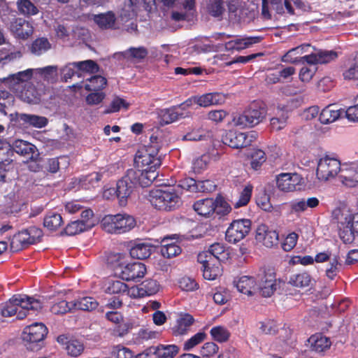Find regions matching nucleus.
I'll return each mask as SVG.
<instances>
[{"label":"nucleus","mask_w":358,"mask_h":358,"mask_svg":"<svg viewBox=\"0 0 358 358\" xmlns=\"http://www.w3.org/2000/svg\"><path fill=\"white\" fill-rule=\"evenodd\" d=\"M153 171L142 172L138 169H130L126 174L117 182L116 196L120 205H126L128 198L138 187H148L157 178Z\"/></svg>","instance_id":"1"},{"label":"nucleus","mask_w":358,"mask_h":358,"mask_svg":"<svg viewBox=\"0 0 358 358\" xmlns=\"http://www.w3.org/2000/svg\"><path fill=\"white\" fill-rule=\"evenodd\" d=\"M42 308V303L38 299L27 295H14L2 307L1 315L11 317L16 315L17 318L22 320L27 315L34 313Z\"/></svg>","instance_id":"2"},{"label":"nucleus","mask_w":358,"mask_h":358,"mask_svg":"<svg viewBox=\"0 0 358 358\" xmlns=\"http://www.w3.org/2000/svg\"><path fill=\"white\" fill-rule=\"evenodd\" d=\"M151 205L159 210L169 211L178 208L182 201L173 188L155 189L148 196Z\"/></svg>","instance_id":"3"},{"label":"nucleus","mask_w":358,"mask_h":358,"mask_svg":"<svg viewBox=\"0 0 358 358\" xmlns=\"http://www.w3.org/2000/svg\"><path fill=\"white\" fill-rule=\"evenodd\" d=\"M115 272L125 280H134L143 278L146 273V267L141 262L128 263V257L124 254L114 256Z\"/></svg>","instance_id":"4"},{"label":"nucleus","mask_w":358,"mask_h":358,"mask_svg":"<svg viewBox=\"0 0 358 358\" xmlns=\"http://www.w3.org/2000/svg\"><path fill=\"white\" fill-rule=\"evenodd\" d=\"M136 224L135 219L126 213L107 215L101 221L102 229L107 233L114 234L129 231L135 227Z\"/></svg>","instance_id":"5"},{"label":"nucleus","mask_w":358,"mask_h":358,"mask_svg":"<svg viewBox=\"0 0 358 358\" xmlns=\"http://www.w3.org/2000/svg\"><path fill=\"white\" fill-rule=\"evenodd\" d=\"M266 110L262 103L251 104L242 114L234 117L233 123L241 128L252 127L265 118Z\"/></svg>","instance_id":"6"},{"label":"nucleus","mask_w":358,"mask_h":358,"mask_svg":"<svg viewBox=\"0 0 358 358\" xmlns=\"http://www.w3.org/2000/svg\"><path fill=\"white\" fill-rule=\"evenodd\" d=\"M158 150L153 146L145 147L136 154L134 163L140 171H153L156 175L155 170L161 165V160L157 157Z\"/></svg>","instance_id":"7"},{"label":"nucleus","mask_w":358,"mask_h":358,"mask_svg":"<svg viewBox=\"0 0 358 358\" xmlns=\"http://www.w3.org/2000/svg\"><path fill=\"white\" fill-rule=\"evenodd\" d=\"M341 169V162L336 157L325 155L319 159L316 177L320 182H328L338 177Z\"/></svg>","instance_id":"8"},{"label":"nucleus","mask_w":358,"mask_h":358,"mask_svg":"<svg viewBox=\"0 0 358 358\" xmlns=\"http://www.w3.org/2000/svg\"><path fill=\"white\" fill-rule=\"evenodd\" d=\"M48 330L43 323L36 322L24 328L22 332V340L26 343L27 349L37 351L41 348V342Z\"/></svg>","instance_id":"9"},{"label":"nucleus","mask_w":358,"mask_h":358,"mask_svg":"<svg viewBox=\"0 0 358 358\" xmlns=\"http://www.w3.org/2000/svg\"><path fill=\"white\" fill-rule=\"evenodd\" d=\"M250 228L251 222L248 219L234 220L226 231V239L229 243H237L246 236Z\"/></svg>","instance_id":"10"},{"label":"nucleus","mask_w":358,"mask_h":358,"mask_svg":"<svg viewBox=\"0 0 358 358\" xmlns=\"http://www.w3.org/2000/svg\"><path fill=\"white\" fill-rule=\"evenodd\" d=\"M276 187L283 192L296 191L303 183V178L296 173H281L275 177Z\"/></svg>","instance_id":"11"},{"label":"nucleus","mask_w":358,"mask_h":358,"mask_svg":"<svg viewBox=\"0 0 358 358\" xmlns=\"http://www.w3.org/2000/svg\"><path fill=\"white\" fill-rule=\"evenodd\" d=\"M268 3L271 4L272 8L275 10L278 13H284L285 8L290 14L294 13L293 5L297 8H301L302 4L300 0H262V15L266 19L271 18V14L268 7Z\"/></svg>","instance_id":"12"},{"label":"nucleus","mask_w":358,"mask_h":358,"mask_svg":"<svg viewBox=\"0 0 358 358\" xmlns=\"http://www.w3.org/2000/svg\"><path fill=\"white\" fill-rule=\"evenodd\" d=\"M226 100L224 94L218 92L206 93L201 96H195L187 99L181 106L184 108H188L193 103H196L201 107L206 108L213 105L223 103Z\"/></svg>","instance_id":"13"},{"label":"nucleus","mask_w":358,"mask_h":358,"mask_svg":"<svg viewBox=\"0 0 358 358\" xmlns=\"http://www.w3.org/2000/svg\"><path fill=\"white\" fill-rule=\"evenodd\" d=\"M254 138L252 133L229 131L222 136V141L225 145L238 149L250 145Z\"/></svg>","instance_id":"14"},{"label":"nucleus","mask_w":358,"mask_h":358,"mask_svg":"<svg viewBox=\"0 0 358 358\" xmlns=\"http://www.w3.org/2000/svg\"><path fill=\"white\" fill-rule=\"evenodd\" d=\"M198 261L202 264L203 278L208 280H213L222 274L220 262L214 257L210 256L207 259L205 254H199Z\"/></svg>","instance_id":"15"},{"label":"nucleus","mask_w":358,"mask_h":358,"mask_svg":"<svg viewBox=\"0 0 358 358\" xmlns=\"http://www.w3.org/2000/svg\"><path fill=\"white\" fill-rule=\"evenodd\" d=\"M338 178L346 187L357 186L358 185V163L350 162L341 164Z\"/></svg>","instance_id":"16"},{"label":"nucleus","mask_w":358,"mask_h":358,"mask_svg":"<svg viewBox=\"0 0 358 358\" xmlns=\"http://www.w3.org/2000/svg\"><path fill=\"white\" fill-rule=\"evenodd\" d=\"M338 223L350 231L351 237L355 234H358V213H354L349 208H343L338 215ZM352 238H348L350 241Z\"/></svg>","instance_id":"17"},{"label":"nucleus","mask_w":358,"mask_h":358,"mask_svg":"<svg viewBox=\"0 0 358 358\" xmlns=\"http://www.w3.org/2000/svg\"><path fill=\"white\" fill-rule=\"evenodd\" d=\"M312 50H314V47L310 44H303L296 48L289 50L282 58V61L284 62L296 64H303L306 62V59L304 57L307 55L310 54Z\"/></svg>","instance_id":"18"},{"label":"nucleus","mask_w":358,"mask_h":358,"mask_svg":"<svg viewBox=\"0 0 358 358\" xmlns=\"http://www.w3.org/2000/svg\"><path fill=\"white\" fill-rule=\"evenodd\" d=\"M255 239L267 248H272L278 242V234L275 230L269 229L266 225L261 224L256 230Z\"/></svg>","instance_id":"19"},{"label":"nucleus","mask_w":358,"mask_h":358,"mask_svg":"<svg viewBox=\"0 0 358 358\" xmlns=\"http://www.w3.org/2000/svg\"><path fill=\"white\" fill-rule=\"evenodd\" d=\"M338 57L336 52L333 50H312L310 54L307 55L304 59L306 63L311 65L317 64H326L335 60Z\"/></svg>","instance_id":"20"},{"label":"nucleus","mask_w":358,"mask_h":358,"mask_svg":"<svg viewBox=\"0 0 358 358\" xmlns=\"http://www.w3.org/2000/svg\"><path fill=\"white\" fill-rule=\"evenodd\" d=\"M237 290L248 296H255L258 292L257 279L252 276L243 275L234 281Z\"/></svg>","instance_id":"21"},{"label":"nucleus","mask_w":358,"mask_h":358,"mask_svg":"<svg viewBox=\"0 0 358 358\" xmlns=\"http://www.w3.org/2000/svg\"><path fill=\"white\" fill-rule=\"evenodd\" d=\"M277 280L273 273H267L257 280L258 292L264 297L271 296L277 289Z\"/></svg>","instance_id":"22"},{"label":"nucleus","mask_w":358,"mask_h":358,"mask_svg":"<svg viewBox=\"0 0 358 358\" xmlns=\"http://www.w3.org/2000/svg\"><path fill=\"white\" fill-rule=\"evenodd\" d=\"M34 75H35V69H28L10 75L8 78L0 79V81L3 82L7 87L17 90V86L20 84L27 82Z\"/></svg>","instance_id":"23"},{"label":"nucleus","mask_w":358,"mask_h":358,"mask_svg":"<svg viewBox=\"0 0 358 358\" xmlns=\"http://www.w3.org/2000/svg\"><path fill=\"white\" fill-rule=\"evenodd\" d=\"M186 109L182 108L181 104L171 108L162 109L158 112V117L162 124H171L180 118L189 116V113L180 112V110Z\"/></svg>","instance_id":"24"},{"label":"nucleus","mask_w":358,"mask_h":358,"mask_svg":"<svg viewBox=\"0 0 358 358\" xmlns=\"http://www.w3.org/2000/svg\"><path fill=\"white\" fill-rule=\"evenodd\" d=\"M20 155L26 157L28 159L35 161L38 157V152L36 147L25 141L16 140L13 143L12 148Z\"/></svg>","instance_id":"25"},{"label":"nucleus","mask_w":358,"mask_h":358,"mask_svg":"<svg viewBox=\"0 0 358 358\" xmlns=\"http://www.w3.org/2000/svg\"><path fill=\"white\" fill-rule=\"evenodd\" d=\"M10 29L16 37L22 39L28 38L34 32L31 23L22 18L16 19L13 22Z\"/></svg>","instance_id":"26"},{"label":"nucleus","mask_w":358,"mask_h":358,"mask_svg":"<svg viewBox=\"0 0 358 358\" xmlns=\"http://www.w3.org/2000/svg\"><path fill=\"white\" fill-rule=\"evenodd\" d=\"M17 120L27 127H31L36 129L44 128L49 122L48 119L44 116L27 113L17 114Z\"/></svg>","instance_id":"27"},{"label":"nucleus","mask_w":358,"mask_h":358,"mask_svg":"<svg viewBox=\"0 0 358 358\" xmlns=\"http://www.w3.org/2000/svg\"><path fill=\"white\" fill-rule=\"evenodd\" d=\"M320 201L317 197L301 198L292 201L290 204L291 211L294 213H302L308 208H315L319 206Z\"/></svg>","instance_id":"28"},{"label":"nucleus","mask_w":358,"mask_h":358,"mask_svg":"<svg viewBox=\"0 0 358 358\" xmlns=\"http://www.w3.org/2000/svg\"><path fill=\"white\" fill-rule=\"evenodd\" d=\"M308 345L310 350L321 353L330 348L331 342L327 336L317 334L308 338Z\"/></svg>","instance_id":"29"},{"label":"nucleus","mask_w":358,"mask_h":358,"mask_svg":"<svg viewBox=\"0 0 358 358\" xmlns=\"http://www.w3.org/2000/svg\"><path fill=\"white\" fill-rule=\"evenodd\" d=\"M262 38L259 36L245 37L236 38L225 43V48L227 50H241L249 48L253 44L258 43Z\"/></svg>","instance_id":"30"},{"label":"nucleus","mask_w":358,"mask_h":358,"mask_svg":"<svg viewBox=\"0 0 358 358\" xmlns=\"http://www.w3.org/2000/svg\"><path fill=\"white\" fill-rule=\"evenodd\" d=\"M152 247L150 244L141 241H135L130 248L129 253L131 257L143 259L150 257Z\"/></svg>","instance_id":"31"},{"label":"nucleus","mask_w":358,"mask_h":358,"mask_svg":"<svg viewBox=\"0 0 358 358\" xmlns=\"http://www.w3.org/2000/svg\"><path fill=\"white\" fill-rule=\"evenodd\" d=\"M18 96L24 102L36 104L39 103L41 93L36 90L34 85L29 83L18 92Z\"/></svg>","instance_id":"32"},{"label":"nucleus","mask_w":358,"mask_h":358,"mask_svg":"<svg viewBox=\"0 0 358 358\" xmlns=\"http://www.w3.org/2000/svg\"><path fill=\"white\" fill-rule=\"evenodd\" d=\"M94 21L101 29H118L120 27L119 22H117L113 12L94 15Z\"/></svg>","instance_id":"33"},{"label":"nucleus","mask_w":358,"mask_h":358,"mask_svg":"<svg viewBox=\"0 0 358 358\" xmlns=\"http://www.w3.org/2000/svg\"><path fill=\"white\" fill-rule=\"evenodd\" d=\"M216 208V203L213 199L208 198L197 201L194 204V210L200 215L209 217L213 215Z\"/></svg>","instance_id":"34"},{"label":"nucleus","mask_w":358,"mask_h":358,"mask_svg":"<svg viewBox=\"0 0 358 358\" xmlns=\"http://www.w3.org/2000/svg\"><path fill=\"white\" fill-rule=\"evenodd\" d=\"M343 111L335 105L325 107L320 113L319 120L322 124H328L336 121Z\"/></svg>","instance_id":"35"},{"label":"nucleus","mask_w":358,"mask_h":358,"mask_svg":"<svg viewBox=\"0 0 358 358\" xmlns=\"http://www.w3.org/2000/svg\"><path fill=\"white\" fill-rule=\"evenodd\" d=\"M288 119V112L284 107L278 106L275 117L271 119L270 124L273 130L279 131L285 128Z\"/></svg>","instance_id":"36"},{"label":"nucleus","mask_w":358,"mask_h":358,"mask_svg":"<svg viewBox=\"0 0 358 358\" xmlns=\"http://www.w3.org/2000/svg\"><path fill=\"white\" fill-rule=\"evenodd\" d=\"M313 278L307 272L292 274L289 277V283L299 288L308 287L313 285Z\"/></svg>","instance_id":"37"},{"label":"nucleus","mask_w":358,"mask_h":358,"mask_svg":"<svg viewBox=\"0 0 358 358\" xmlns=\"http://www.w3.org/2000/svg\"><path fill=\"white\" fill-rule=\"evenodd\" d=\"M31 244H34V243H32L30 235L27 229L14 236L11 241L10 246L14 250H20Z\"/></svg>","instance_id":"38"},{"label":"nucleus","mask_w":358,"mask_h":358,"mask_svg":"<svg viewBox=\"0 0 358 358\" xmlns=\"http://www.w3.org/2000/svg\"><path fill=\"white\" fill-rule=\"evenodd\" d=\"M193 322L194 318L192 315L189 314L180 315L177 320L176 324L173 327V334L178 336L185 334Z\"/></svg>","instance_id":"39"},{"label":"nucleus","mask_w":358,"mask_h":358,"mask_svg":"<svg viewBox=\"0 0 358 358\" xmlns=\"http://www.w3.org/2000/svg\"><path fill=\"white\" fill-rule=\"evenodd\" d=\"M73 310L91 311L98 306V302L92 297L85 296L72 301Z\"/></svg>","instance_id":"40"},{"label":"nucleus","mask_w":358,"mask_h":358,"mask_svg":"<svg viewBox=\"0 0 358 358\" xmlns=\"http://www.w3.org/2000/svg\"><path fill=\"white\" fill-rule=\"evenodd\" d=\"M63 224V220L59 213L50 212L46 214L43 220V225L50 231L57 230Z\"/></svg>","instance_id":"41"},{"label":"nucleus","mask_w":358,"mask_h":358,"mask_svg":"<svg viewBox=\"0 0 358 358\" xmlns=\"http://www.w3.org/2000/svg\"><path fill=\"white\" fill-rule=\"evenodd\" d=\"M181 248L175 243H169V238H164L162 241L161 254L166 258L174 257L181 253Z\"/></svg>","instance_id":"42"},{"label":"nucleus","mask_w":358,"mask_h":358,"mask_svg":"<svg viewBox=\"0 0 358 358\" xmlns=\"http://www.w3.org/2000/svg\"><path fill=\"white\" fill-rule=\"evenodd\" d=\"M195 0H184L182 3L185 11H175L172 13V17L176 21L189 20V16L192 15L194 9Z\"/></svg>","instance_id":"43"},{"label":"nucleus","mask_w":358,"mask_h":358,"mask_svg":"<svg viewBox=\"0 0 358 358\" xmlns=\"http://www.w3.org/2000/svg\"><path fill=\"white\" fill-rule=\"evenodd\" d=\"M178 350L176 345H159L154 348V354L157 358H173Z\"/></svg>","instance_id":"44"},{"label":"nucleus","mask_w":358,"mask_h":358,"mask_svg":"<svg viewBox=\"0 0 358 358\" xmlns=\"http://www.w3.org/2000/svg\"><path fill=\"white\" fill-rule=\"evenodd\" d=\"M58 67L55 65L35 69V75L47 81H55L57 78Z\"/></svg>","instance_id":"45"},{"label":"nucleus","mask_w":358,"mask_h":358,"mask_svg":"<svg viewBox=\"0 0 358 358\" xmlns=\"http://www.w3.org/2000/svg\"><path fill=\"white\" fill-rule=\"evenodd\" d=\"M148 55L147 50L143 47L139 48H131L127 50L119 52L115 54V57L117 58H120L122 57L123 58L131 59H142L145 58Z\"/></svg>","instance_id":"46"},{"label":"nucleus","mask_w":358,"mask_h":358,"mask_svg":"<svg viewBox=\"0 0 358 358\" xmlns=\"http://www.w3.org/2000/svg\"><path fill=\"white\" fill-rule=\"evenodd\" d=\"M93 223L85 222L80 220H76L69 223L65 228V233L69 236H74L85 230L91 229Z\"/></svg>","instance_id":"47"},{"label":"nucleus","mask_w":358,"mask_h":358,"mask_svg":"<svg viewBox=\"0 0 358 358\" xmlns=\"http://www.w3.org/2000/svg\"><path fill=\"white\" fill-rule=\"evenodd\" d=\"M13 155L10 145L6 141L0 140V165H9L13 162Z\"/></svg>","instance_id":"48"},{"label":"nucleus","mask_w":358,"mask_h":358,"mask_svg":"<svg viewBox=\"0 0 358 358\" xmlns=\"http://www.w3.org/2000/svg\"><path fill=\"white\" fill-rule=\"evenodd\" d=\"M17 6L20 13L24 15H34L38 13V8L30 0H18Z\"/></svg>","instance_id":"49"},{"label":"nucleus","mask_w":358,"mask_h":358,"mask_svg":"<svg viewBox=\"0 0 358 358\" xmlns=\"http://www.w3.org/2000/svg\"><path fill=\"white\" fill-rule=\"evenodd\" d=\"M51 48L48 40L45 38L36 39L31 45V52L36 55H41Z\"/></svg>","instance_id":"50"},{"label":"nucleus","mask_w":358,"mask_h":358,"mask_svg":"<svg viewBox=\"0 0 358 358\" xmlns=\"http://www.w3.org/2000/svg\"><path fill=\"white\" fill-rule=\"evenodd\" d=\"M106 85V80L101 76H94L87 80L85 89L88 91H99Z\"/></svg>","instance_id":"51"},{"label":"nucleus","mask_w":358,"mask_h":358,"mask_svg":"<svg viewBox=\"0 0 358 358\" xmlns=\"http://www.w3.org/2000/svg\"><path fill=\"white\" fill-rule=\"evenodd\" d=\"M210 333L213 338L220 343L228 341L231 335L229 331L223 326L213 327Z\"/></svg>","instance_id":"52"},{"label":"nucleus","mask_w":358,"mask_h":358,"mask_svg":"<svg viewBox=\"0 0 358 358\" xmlns=\"http://www.w3.org/2000/svg\"><path fill=\"white\" fill-rule=\"evenodd\" d=\"M200 254H205L207 259L211 256L220 262L222 258H224V247L221 243H214L210 245L208 251L202 252Z\"/></svg>","instance_id":"53"},{"label":"nucleus","mask_w":358,"mask_h":358,"mask_svg":"<svg viewBox=\"0 0 358 358\" xmlns=\"http://www.w3.org/2000/svg\"><path fill=\"white\" fill-rule=\"evenodd\" d=\"M132 351L121 345L113 346L111 348L110 358H133Z\"/></svg>","instance_id":"54"},{"label":"nucleus","mask_w":358,"mask_h":358,"mask_svg":"<svg viewBox=\"0 0 358 358\" xmlns=\"http://www.w3.org/2000/svg\"><path fill=\"white\" fill-rule=\"evenodd\" d=\"M211 157L208 154H204L195 159L192 162V169L195 173H199L207 169Z\"/></svg>","instance_id":"55"},{"label":"nucleus","mask_w":358,"mask_h":358,"mask_svg":"<svg viewBox=\"0 0 358 358\" xmlns=\"http://www.w3.org/2000/svg\"><path fill=\"white\" fill-rule=\"evenodd\" d=\"M127 290V285L120 280H111L106 287V292L110 294H124Z\"/></svg>","instance_id":"56"},{"label":"nucleus","mask_w":358,"mask_h":358,"mask_svg":"<svg viewBox=\"0 0 358 358\" xmlns=\"http://www.w3.org/2000/svg\"><path fill=\"white\" fill-rule=\"evenodd\" d=\"M210 137V133L202 128L193 129L184 136L183 139L187 141H203Z\"/></svg>","instance_id":"57"},{"label":"nucleus","mask_w":358,"mask_h":358,"mask_svg":"<svg viewBox=\"0 0 358 358\" xmlns=\"http://www.w3.org/2000/svg\"><path fill=\"white\" fill-rule=\"evenodd\" d=\"M208 10L214 17H220L225 11L222 0H209Z\"/></svg>","instance_id":"58"},{"label":"nucleus","mask_w":358,"mask_h":358,"mask_svg":"<svg viewBox=\"0 0 358 358\" xmlns=\"http://www.w3.org/2000/svg\"><path fill=\"white\" fill-rule=\"evenodd\" d=\"M253 187L251 185H247L243 189L238 200L234 203V208H238L246 206L250 200Z\"/></svg>","instance_id":"59"},{"label":"nucleus","mask_w":358,"mask_h":358,"mask_svg":"<svg viewBox=\"0 0 358 358\" xmlns=\"http://www.w3.org/2000/svg\"><path fill=\"white\" fill-rule=\"evenodd\" d=\"M72 301L67 302L64 300L55 303L51 307V312L54 314H64L73 311Z\"/></svg>","instance_id":"60"},{"label":"nucleus","mask_w":358,"mask_h":358,"mask_svg":"<svg viewBox=\"0 0 358 358\" xmlns=\"http://www.w3.org/2000/svg\"><path fill=\"white\" fill-rule=\"evenodd\" d=\"M265 152L262 150H255L251 155V166L254 170H258L266 161Z\"/></svg>","instance_id":"61"},{"label":"nucleus","mask_w":358,"mask_h":358,"mask_svg":"<svg viewBox=\"0 0 358 358\" xmlns=\"http://www.w3.org/2000/svg\"><path fill=\"white\" fill-rule=\"evenodd\" d=\"M66 350L69 355L78 357L83 352L84 346L81 342L77 340H71L67 343Z\"/></svg>","instance_id":"62"},{"label":"nucleus","mask_w":358,"mask_h":358,"mask_svg":"<svg viewBox=\"0 0 358 358\" xmlns=\"http://www.w3.org/2000/svg\"><path fill=\"white\" fill-rule=\"evenodd\" d=\"M141 285L145 296H150L156 294L159 290L160 287L158 282L153 279L146 280Z\"/></svg>","instance_id":"63"},{"label":"nucleus","mask_w":358,"mask_h":358,"mask_svg":"<svg viewBox=\"0 0 358 358\" xmlns=\"http://www.w3.org/2000/svg\"><path fill=\"white\" fill-rule=\"evenodd\" d=\"M214 201L216 203L215 213L220 215H226L229 214L231 208L230 205L221 196H217Z\"/></svg>","instance_id":"64"}]
</instances>
